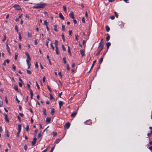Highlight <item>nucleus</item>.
Segmentation results:
<instances>
[{
	"label": "nucleus",
	"mask_w": 152,
	"mask_h": 152,
	"mask_svg": "<svg viewBox=\"0 0 152 152\" xmlns=\"http://www.w3.org/2000/svg\"><path fill=\"white\" fill-rule=\"evenodd\" d=\"M25 53L27 57V58L26 60V61L28 65V69H29L31 66L30 61L31 58L29 54L27 52H25Z\"/></svg>",
	"instance_id": "f257e3e1"
},
{
	"label": "nucleus",
	"mask_w": 152,
	"mask_h": 152,
	"mask_svg": "<svg viewBox=\"0 0 152 152\" xmlns=\"http://www.w3.org/2000/svg\"><path fill=\"white\" fill-rule=\"evenodd\" d=\"M46 6V4L41 2L39 4H37L36 5L33 7V8L35 9L43 8Z\"/></svg>",
	"instance_id": "f03ea898"
},
{
	"label": "nucleus",
	"mask_w": 152,
	"mask_h": 152,
	"mask_svg": "<svg viewBox=\"0 0 152 152\" xmlns=\"http://www.w3.org/2000/svg\"><path fill=\"white\" fill-rule=\"evenodd\" d=\"M70 126V124L69 122H67L64 126L65 129H67L69 128Z\"/></svg>",
	"instance_id": "7ed1b4c3"
},
{
	"label": "nucleus",
	"mask_w": 152,
	"mask_h": 152,
	"mask_svg": "<svg viewBox=\"0 0 152 152\" xmlns=\"http://www.w3.org/2000/svg\"><path fill=\"white\" fill-rule=\"evenodd\" d=\"M85 50L82 49L80 50V52L81 55L82 57H83L85 56Z\"/></svg>",
	"instance_id": "20e7f679"
},
{
	"label": "nucleus",
	"mask_w": 152,
	"mask_h": 152,
	"mask_svg": "<svg viewBox=\"0 0 152 152\" xmlns=\"http://www.w3.org/2000/svg\"><path fill=\"white\" fill-rule=\"evenodd\" d=\"M37 139L36 137H34L33 139V140L32 141L31 144L32 146L34 145L36 143Z\"/></svg>",
	"instance_id": "39448f33"
},
{
	"label": "nucleus",
	"mask_w": 152,
	"mask_h": 152,
	"mask_svg": "<svg viewBox=\"0 0 152 152\" xmlns=\"http://www.w3.org/2000/svg\"><path fill=\"white\" fill-rule=\"evenodd\" d=\"M104 47V42L102 39L99 43V48H103Z\"/></svg>",
	"instance_id": "423d86ee"
},
{
	"label": "nucleus",
	"mask_w": 152,
	"mask_h": 152,
	"mask_svg": "<svg viewBox=\"0 0 152 152\" xmlns=\"http://www.w3.org/2000/svg\"><path fill=\"white\" fill-rule=\"evenodd\" d=\"M58 104L59 105V109H61V107L63 106L64 104V102H63L61 101H59Z\"/></svg>",
	"instance_id": "0eeeda50"
},
{
	"label": "nucleus",
	"mask_w": 152,
	"mask_h": 152,
	"mask_svg": "<svg viewBox=\"0 0 152 152\" xmlns=\"http://www.w3.org/2000/svg\"><path fill=\"white\" fill-rule=\"evenodd\" d=\"M13 7L16 10H20V7L18 5H15L13 6Z\"/></svg>",
	"instance_id": "6e6552de"
},
{
	"label": "nucleus",
	"mask_w": 152,
	"mask_h": 152,
	"mask_svg": "<svg viewBox=\"0 0 152 152\" xmlns=\"http://www.w3.org/2000/svg\"><path fill=\"white\" fill-rule=\"evenodd\" d=\"M69 16L72 19H74L75 18V17L74 16V13L72 11H71L69 14Z\"/></svg>",
	"instance_id": "1a4fd4ad"
},
{
	"label": "nucleus",
	"mask_w": 152,
	"mask_h": 152,
	"mask_svg": "<svg viewBox=\"0 0 152 152\" xmlns=\"http://www.w3.org/2000/svg\"><path fill=\"white\" fill-rule=\"evenodd\" d=\"M4 116H5V119L6 121H7V122L9 123V119L8 118V116L7 114H6L5 113L4 114Z\"/></svg>",
	"instance_id": "9d476101"
},
{
	"label": "nucleus",
	"mask_w": 152,
	"mask_h": 152,
	"mask_svg": "<svg viewBox=\"0 0 152 152\" xmlns=\"http://www.w3.org/2000/svg\"><path fill=\"white\" fill-rule=\"evenodd\" d=\"M51 118L49 117H47L46 118V122L47 123H50L51 121Z\"/></svg>",
	"instance_id": "9b49d317"
},
{
	"label": "nucleus",
	"mask_w": 152,
	"mask_h": 152,
	"mask_svg": "<svg viewBox=\"0 0 152 152\" xmlns=\"http://www.w3.org/2000/svg\"><path fill=\"white\" fill-rule=\"evenodd\" d=\"M10 62V60L8 59H7L6 60L4 61V63H3V64L4 66L6 65V63H7V64H8Z\"/></svg>",
	"instance_id": "f8f14e48"
},
{
	"label": "nucleus",
	"mask_w": 152,
	"mask_h": 152,
	"mask_svg": "<svg viewBox=\"0 0 152 152\" xmlns=\"http://www.w3.org/2000/svg\"><path fill=\"white\" fill-rule=\"evenodd\" d=\"M77 114V112H75L72 113L71 115L72 117L73 118L75 117Z\"/></svg>",
	"instance_id": "ddd939ff"
},
{
	"label": "nucleus",
	"mask_w": 152,
	"mask_h": 152,
	"mask_svg": "<svg viewBox=\"0 0 152 152\" xmlns=\"http://www.w3.org/2000/svg\"><path fill=\"white\" fill-rule=\"evenodd\" d=\"M96 60H94V61L93 62V63L91 66V69L90 70V71L88 72V73L90 72V71L91 70V69L93 68V67H94V64H95V63L96 62Z\"/></svg>",
	"instance_id": "4468645a"
},
{
	"label": "nucleus",
	"mask_w": 152,
	"mask_h": 152,
	"mask_svg": "<svg viewBox=\"0 0 152 152\" xmlns=\"http://www.w3.org/2000/svg\"><path fill=\"white\" fill-rule=\"evenodd\" d=\"M59 16L60 18L61 19H62L63 20H64V18L63 16V15L61 13H59Z\"/></svg>",
	"instance_id": "2eb2a0df"
},
{
	"label": "nucleus",
	"mask_w": 152,
	"mask_h": 152,
	"mask_svg": "<svg viewBox=\"0 0 152 152\" xmlns=\"http://www.w3.org/2000/svg\"><path fill=\"white\" fill-rule=\"evenodd\" d=\"M103 59V56L101 57L99 60V64H101L102 62Z\"/></svg>",
	"instance_id": "dca6fc26"
},
{
	"label": "nucleus",
	"mask_w": 152,
	"mask_h": 152,
	"mask_svg": "<svg viewBox=\"0 0 152 152\" xmlns=\"http://www.w3.org/2000/svg\"><path fill=\"white\" fill-rule=\"evenodd\" d=\"M55 113L54 109V108H52L51 110V113L52 115L54 114Z\"/></svg>",
	"instance_id": "f3484780"
},
{
	"label": "nucleus",
	"mask_w": 152,
	"mask_h": 152,
	"mask_svg": "<svg viewBox=\"0 0 152 152\" xmlns=\"http://www.w3.org/2000/svg\"><path fill=\"white\" fill-rule=\"evenodd\" d=\"M54 43H55V47L56 48H57V47H58V41L57 40H55V41Z\"/></svg>",
	"instance_id": "a211bd4d"
},
{
	"label": "nucleus",
	"mask_w": 152,
	"mask_h": 152,
	"mask_svg": "<svg viewBox=\"0 0 152 152\" xmlns=\"http://www.w3.org/2000/svg\"><path fill=\"white\" fill-rule=\"evenodd\" d=\"M30 93L31 94V99H32L33 98V91L31 89H30Z\"/></svg>",
	"instance_id": "6ab92c4d"
},
{
	"label": "nucleus",
	"mask_w": 152,
	"mask_h": 152,
	"mask_svg": "<svg viewBox=\"0 0 152 152\" xmlns=\"http://www.w3.org/2000/svg\"><path fill=\"white\" fill-rule=\"evenodd\" d=\"M3 36H4V38L2 39V41L3 42H4L5 41V40L6 39V38H7L6 34H4V35H3Z\"/></svg>",
	"instance_id": "aec40b11"
},
{
	"label": "nucleus",
	"mask_w": 152,
	"mask_h": 152,
	"mask_svg": "<svg viewBox=\"0 0 152 152\" xmlns=\"http://www.w3.org/2000/svg\"><path fill=\"white\" fill-rule=\"evenodd\" d=\"M18 131H20L21 129V126L20 124L18 125Z\"/></svg>",
	"instance_id": "412c9836"
},
{
	"label": "nucleus",
	"mask_w": 152,
	"mask_h": 152,
	"mask_svg": "<svg viewBox=\"0 0 152 152\" xmlns=\"http://www.w3.org/2000/svg\"><path fill=\"white\" fill-rule=\"evenodd\" d=\"M107 36L106 38V40L107 41H108L110 39V36L108 34H107Z\"/></svg>",
	"instance_id": "4be33fe9"
},
{
	"label": "nucleus",
	"mask_w": 152,
	"mask_h": 152,
	"mask_svg": "<svg viewBox=\"0 0 152 152\" xmlns=\"http://www.w3.org/2000/svg\"><path fill=\"white\" fill-rule=\"evenodd\" d=\"M63 61L64 63L65 64L66 63V58L65 57H64L63 58Z\"/></svg>",
	"instance_id": "5701e85b"
},
{
	"label": "nucleus",
	"mask_w": 152,
	"mask_h": 152,
	"mask_svg": "<svg viewBox=\"0 0 152 152\" xmlns=\"http://www.w3.org/2000/svg\"><path fill=\"white\" fill-rule=\"evenodd\" d=\"M18 53H17L15 54V58H14L15 60H17V58L18 56Z\"/></svg>",
	"instance_id": "b1692460"
},
{
	"label": "nucleus",
	"mask_w": 152,
	"mask_h": 152,
	"mask_svg": "<svg viewBox=\"0 0 152 152\" xmlns=\"http://www.w3.org/2000/svg\"><path fill=\"white\" fill-rule=\"evenodd\" d=\"M105 28L107 31L108 32L109 31L110 28L108 26H106L105 27Z\"/></svg>",
	"instance_id": "393cba45"
},
{
	"label": "nucleus",
	"mask_w": 152,
	"mask_h": 152,
	"mask_svg": "<svg viewBox=\"0 0 152 152\" xmlns=\"http://www.w3.org/2000/svg\"><path fill=\"white\" fill-rule=\"evenodd\" d=\"M47 88H48V89L49 91L50 92V93H52V90H51V88L48 85L47 86Z\"/></svg>",
	"instance_id": "a878e982"
},
{
	"label": "nucleus",
	"mask_w": 152,
	"mask_h": 152,
	"mask_svg": "<svg viewBox=\"0 0 152 152\" xmlns=\"http://www.w3.org/2000/svg\"><path fill=\"white\" fill-rule=\"evenodd\" d=\"M46 109H45V108H43V113L44 114V115L45 116L47 115V114H46Z\"/></svg>",
	"instance_id": "bb28decb"
},
{
	"label": "nucleus",
	"mask_w": 152,
	"mask_h": 152,
	"mask_svg": "<svg viewBox=\"0 0 152 152\" xmlns=\"http://www.w3.org/2000/svg\"><path fill=\"white\" fill-rule=\"evenodd\" d=\"M54 29L55 31H57V26L56 25H55L54 26Z\"/></svg>",
	"instance_id": "cd10ccee"
},
{
	"label": "nucleus",
	"mask_w": 152,
	"mask_h": 152,
	"mask_svg": "<svg viewBox=\"0 0 152 152\" xmlns=\"http://www.w3.org/2000/svg\"><path fill=\"white\" fill-rule=\"evenodd\" d=\"M56 54L57 55L59 54V53L58 52V48H56Z\"/></svg>",
	"instance_id": "c85d7f7f"
},
{
	"label": "nucleus",
	"mask_w": 152,
	"mask_h": 152,
	"mask_svg": "<svg viewBox=\"0 0 152 152\" xmlns=\"http://www.w3.org/2000/svg\"><path fill=\"white\" fill-rule=\"evenodd\" d=\"M110 45L111 43L110 42H107L106 44L107 48H109Z\"/></svg>",
	"instance_id": "c756f323"
},
{
	"label": "nucleus",
	"mask_w": 152,
	"mask_h": 152,
	"mask_svg": "<svg viewBox=\"0 0 152 152\" xmlns=\"http://www.w3.org/2000/svg\"><path fill=\"white\" fill-rule=\"evenodd\" d=\"M60 141V139H56V141L55 142V143H56V144L58 143Z\"/></svg>",
	"instance_id": "7c9ffc66"
},
{
	"label": "nucleus",
	"mask_w": 152,
	"mask_h": 152,
	"mask_svg": "<svg viewBox=\"0 0 152 152\" xmlns=\"http://www.w3.org/2000/svg\"><path fill=\"white\" fill-rule=\"evenodd\" d=\"M63 8L64 12H66V6L64 5L63 6Z\"/></svg>",
	"instance_id": "2f4dec72"
},
{
	"label": "nucleus",
	"mask_w": 152,
	"mask_h": 152,
	"mask_svg": "<svg viewBox=\"0 0 152 152\" xmlns=\"http://www.w3.org/2000/svg\"><path fill=\"white\" fill-rule=\"evenodd\" d=\"M103 48H101V50L96 53V55L98 56L99 55L101 51L102 50Z\"/></svg>",
	"instance_id": "473e14b6"
},
{
	"label": "nucleus",
	"mask_w": 152,
	"mask_h": 152,
	"mask_svg": "<svg viewBox=\"0 0 152 152\" xmlns=\"http://www.w3.org/2000/svg\"><path fill=\"white\" fill-rule=\"evenodd\" d=\"M49 40H50L49 39V38H48L47 39V41H46V45H47V47H48V43L49 41Z\"/></svg>",
	"instance_id": "72a5a7b5"
},
{
	"label": "nucleus",
	"mask_w": 152,
	"mask_h": 152,
	"mask_svg": "<svg viewBox=\"0 0 152 152\" xmlns=\"http://www.w3.org/2000/svg\"><path fill=\"white\" fill-rule=\"evenodd\" d=\"M28 148L27 145H25L24 146V149L26 151L27 150Z\"/></svg>",
	"instance_id": "f704fd0d"
},
{
	"label": "nucleus",
	"mask_w": 152,
	"mask_h": 152,
	"mask_svg": "<svg viewBox=\"0 0 152 152\" xmlns=\"http://www.w3.org/2000/svg\"><path fill=\"white\" fill-rule=\"evenodd\" d=\"M15 30L18 32V27L17 25L15 26Z\"/></svg>",
	"instance_id": "c9c22d12"
},
{
	"label": "nucleus",
	"mask_w": 152,
	"mask_h": 152,
	"mask_svg": "<svg viewBox=\"0 0 152 152\" xmlns=\"http://www.w3.org/2000/svg\"><path fill=\"white\" fill-rule=\"evenodd\" d=\"M61 37H62L63 40L64 41H65V39L64 38V34H61Z\"/></svg>",
	"instance_id": "e433bc0d"
},
{
	"label": "nucleus",
	"mask_w": 152,
	"mask_h": 152,
	"mask_svg": "<svg viewBox=\"0 0 152 152\" xmlns=\"http://www.w3.org/2000/svg\"><path fill=\"white\" fill-rule=\"evenodd\" d=\"M10 48H7V51L10 54V55H11V53L10 52Z\"/></svg>",
	"instance_id": "4c0bfd02"
},
{
	"label": "nucleus",
	"mask_w": 152,
	"mask_h": 152,
	"mask_svg": "<svg viewBox=\"0 0 152 152\" xmlns=\"http://www.w3.org/2000/svg\"><path fill=\"white\" fill-rule=\"evenodd\" d=\"M66 66H67V69L68 71H69L70 70V68L69 67V65L68 64H66Z\"/></svg>",
	"instance_id": "58836bf2"
},
{
	"label": "nucleus",
	"mask_w": 152,
	"mask_h": 152,
	"mask_svg": "<svg viewBox=\"0 0 152 152\" xmlns=\"http://www.w3.org/2000/svg\"><path fill=\"white\" fill-rule=\"evenodd\" d=\"M50 100L53 99V95H52V94H50Z\"/></svg>",
	"instance_id": "ea45409f"
},
{
	"label": "nucleus",
	"mask_w": 152,
	"mask_h": 152,
	"mask_svg": "<svg viewBox=\"0 0 152 152\" xmlns=\"http://www.w3.org/2000/svg\"><path fill=\"white\" fill-rule=\"evenodd\" d=\"M12 68L14 69V71H15L16 69V66L14 64L12 65Z\"/></svg>",
	"instance_id": "a19ab883"
},
{
	"label": "nucleus",
	"mask_w": 152,
	"mask_h": 152,
	"mask_svg": "<svg viewBox=\"0 0 152 152\" xmlns=\"http://www.w3.org/2000/svg\"><path fill=\"white\" fill-rule=\"evenodd\" d=\"M26 131H28L29 130V126L28 125H27L26 128Z\"/></svg>",
	"instance_id": "79ce46f5"
},
{
	"label": "nucleus",
	"mask_w": 152,
	"mask_h": 152,
	"mask_svg": "<svg viewBox=\"0 0 152 152\" xmlns=\"http://www.w3.org/2000/svg\"><path fill=\"white\" fill-rule=\"evenodd\" d=\"M20 131H18V132H17V136L18 137H19V134L20 133Z\"/></svg>",
	"instance_id": "37998d69"
},
{
	"label": "nucleus",
	"mask_w": 152,
	"mask_h": 152,
	"mask_svg": "<svg viewBox=\"0 0 152 152\" xmlns=\"http://www.w3.org/2000/svg\"><path fill=\"white\" fill-rule=\"evenodd\" d=\"M152 134V130L151 131V132L147 134V135L148 136Z\"/></svg>",
	"instance_id": "c03bdc74"
},
{
	"label": "nucleus",
	"mask_w": 152,
	"mask_h": 152,
	"mask_svg": "<svg viewBox=\"0 0 152 152\" xmlns=\"http://www.w3.org/2000/svg\"><path fill=\"white\" fill-rule=\"evenodd\" d=\"M114 14H115V16H116V17L117 18H118V14L116 12H114Z\"/></svg>",
	"instance_id": "a18cd8bd"
},
{
	"label": "nucleus",
	"mask_w": 152,
	"mask_h": 152,
	"mask_svg": "<svg viewBox=\"0 0 152 152\" xmlns=\"http://www.w3.org/2000/svg\"><path fill=\"white\" fill-rule=\"evenodd\" d=\"M27 72L29 75H30L31 74V71L29 70H27Z\"/></svg>",
	"instance_id": "49530a36"
},
{
	"label": "nucleus",
	"mask_w": 152,
	"mask_h": 152,
	"mask_svg": "<svg viewBox=\"0 0 152 152\" xmlns=\"http://www.w3.org/2000/svg\"><path fill=\"white\" fill-rule=\"evenodd\" d=\"M54 149V147H53L51 148V149L50 151V152H53V151Z\"/></svg>",
	"instance_id": "de8ad7c7"
},
{
	"label": "nucleus",
	"mask_w": 152,
	"mask_h": 152,
	"mask_svg": "<svg viewBox=\"0 0 152 152\" xmlns=\"http://www.w3.org/2000/svg\"><path fill=\"white\" fill-rule=\"evenodd\" d=\"M36 86H37V88L38 89H40V87L39 86V85L38 84V83L37 82H36Z\"/></svg>",
	"instance_id": "09e8293b"
},
{
	"label": "nucleus",
	"mask_w": 152,
	"mask_h": 152,
	"mask_svg": "<svg viewBox=\"0 0 152 152\" xmlns=\"http://www.w3.org/2000/svg\"><path fill=\"white\" fill-rule=\"evenodd\" d=\"M14 89L15 90L18 91V87L17 86H15L14 87Z\"/></svg>",
	"instance_id": "8fccbe9b"
},
{
	"label": "nucleus",
	"mask_w": 152,
	"mask_h": 152,
	"mask_svg": "<svg viewBox=\"0 0 152 152\" xmlns=\"http://www.w3.org/2000/svg\"><path fill=\"white\" fill-rule=\"evenodd\" d=\"M5 102L6 104H8V101H7V97L6 96L5 98Z\"/></svg>",
	"instance_id": "3c124183"
},
{
	"label": "nucleus",
	"mask_w": 152,
	"mask_h": 152,
	"mask_svg": "<svg viewBox=\"0 0 152 152\" xmlns=\"http://www.w3.org/2000/svg\"><path fill=\"white\" fill-rule=\"evenodd\" d=\"M82 22L83 23H85V18L84 17L82 18Z\"/></svg>",
	"instance_id": "603ef678"
},
{
	"label": "nucleus",
	"mask_w": 152,
	"mask_h": 152,
	"mask_svg": "<svg viewBox=\"0 0 152 152\" xmlns=\"http://www.w3.org/2000/svg\"><path fill=\"white\" fill-rule=\"evenodd\" d=\"M58 75L61 77V78L62 77V76L61 72H59L58 73Z\"/></svg>",
	"instance_id": "864d4df0"
},
{
	"label": "nucleus",
	"mask_w": 152,
	"mask_h": 152,
	"mask_svg": "<svg viewBox=\"0 0 152 152\" xmlns=\"http://www.w3.org/2000/svg\"><path fill=\"white\" fill-rule=\"evenodd\" d=\"M22 83L21 82H19V85L20 87H22V83Z\"/></svg>",
	"instance_id": "5fc2aeb1"
},
{
	"label": "nucleus",
	"mask_w": 152,
	"mask_h": 152,
	"mask_svg": "<svg viewBox=\"0 0 152 152\" xmlns=\"http://www.w3.org/2000/svg\"><path fill=\"white\" fill-rule=\"evenodd\" d=\"M62 94V92H61L58 94V96L60 98H61V96Z\"/></svg>",
	"instance_id": "6e6d98bb"
},
{
	"label": "nucleus",
	"mask_w": 152,
	"mask_h": 152,
	"mask_svg": "<svg viewBox=\"0 0 152 152\" xmlns=\"http://www.w3.org/2000/svg\"><path fill=\"white\" fill-rule=\"evenodd\" d=\"M16 100L18 103H19L20 102V101L18 99L17 96L16 97Z\"/></svg>",
	"instance_id": "4d7b16f0"
},
{
	"label": "nucleus",
	"mask_w": 152,
	"mask_h": 152,
	"mask_svg": "<svg viewBox=\"0 0 152 152\" xmlns=\"http://www.w3.org/2000/svg\"><path fill=\"white\" fill-rule=\"evenodd\" d=\"M110 18L112 20H113L114 19L115 17L114 16H110Z\"/></svg>",
	"instance_id": "13d9d810"
},
{
	"label": "nucleus",
	"mask_w": 152,
	"mask_h": 152,
	"mask_svg": "<svg viewBox=\"0 0 152 152\" xmlns=\"http://www.w3.org/2000/svg\"><path fill=\"white\" fill-rule=\"evenodd\" d=\"M57 133L56 132H54L53 133V136H55L57 135Z\"/></svg>",
	"instance_id": "bf43d9fd"
},
{
	"label": "nucleus",
	"mask_w": 152,
	"mask_h": 152,
	"mask_svg": "<svg viewBox=\"0 0 152 152\" xmlns=\"http://www.w3.org/2000/svg\"><path fill=\"white\" fill-rule=\"evenodd\" d=\"M44 25L47 26L48 23L47 22L46 20H45L44 21Z\"/></svg>",
	"instance_id": "052dcab7"
},
{
	"label": "nucleus",
	"mask_w": 152,
	"mask_h": 152,
	"mask_svg": "<svg viewBox=\"0 0 152 152\" xmlns=\"http://www.w3.org/2000/svg\"><path fill=\"white\" fill-rule=\"evenodd\" d=\"M45 77H44L43 78L42 81L43 83L45 82Z\"/></svg>",
	"instance_id": "680f3d73"
},
{
	"label": "nucleus",
	"mask_w": 152,
	"mask_h": 152,
	"mask_svg": "<svg viewBox=\"0 0 152 152\" xmlns=\"http://www.w3.org/2000/svg\"><path fill=\"white\" fill-rule=\"evenodd\" d=\"M69 34L70 36L72 35V30H69Z\"/></svg>",
	"instance_id": "e2e57ef3"
},
{
	"label": "nucleus",
	"mask_w": 152,
	"mask_h": 152,
	"mask_svg": "<svg viewBox=\"0 0 152 152\" xmlns=\"http://www.w3.org/2000/svg\"><path fill=\"white\" fill-rule=\"evenodd\" d=\"M35 66L37 67V68H38V64L37 62H36L35 63Z\"/></svg>",
	"instance_id": "0e129e2a"
},
{
	"label": "nucleus",
	"mask_w": 152,
	"mask_h": 152,
	"mask_svg": "<svg viewBox=\"0 0 152 152\" xmlns=\"http://www.w3.org/2000/svg\"><path fill=\"white\" fill-rule=\"evenodd\" d=\"M19 114L21 117H23L24 115V114L23 113H19Z\"/></svg>",
	"instance_id": "69168bd1"
},
{
	"label": "nucleus",
	"mask_w": 152,
	"mask_h": 152,
	"mask_svg": "<svg viewBox=\"0 0 152 152\" xmlns=\"http://www.w3.org/2000/svg\"><path fill=\"white\" fill-rule=\"evenodd\" d=\"M42 136V134L41 133H39L38 134V138H39Z\"/></svg>",
	"instance_id": "338daca9"
},
{
	"label": "nucleus",
	"mask_w": 152,
	"mask_h": 152,
	"mask_svg": "<svg viewBox=\"0 0 152 152\" xmlns=\"http://www.w3.org/2000/svg\"><path fill=\"white\" fill-rule=\"evenodd\" d=\"M28 37H31V34L29 32H28Z\"/></svg>",
	"instance_id": "774afa93"
}]
</instances>
